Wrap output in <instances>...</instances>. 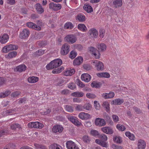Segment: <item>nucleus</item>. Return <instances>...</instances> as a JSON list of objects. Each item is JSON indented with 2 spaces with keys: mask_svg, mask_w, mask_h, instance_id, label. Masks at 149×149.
Segmentation results:
<instances>
[{
  "mask_svg": "<svg viewBox=\"0 0 149 149\" xmlns=\"http://www.w3.org/2000/svg\"><path fill=\"white\" fill-rule=\"evenodd\" d=\"M102 106L105 109V110L107 112H109L110 111V104L108 102H103L102 103Z\"/></svg>",
  "mask_w": 149,
  "mask_h": 149,
  "instance_id": "nucleus-30",
  "label": "nucleus"
},
{
  "mask_svg": "<svg viewBox=\"0 0 149 149\" xmlns=\"http://www.w3.org/2000/svg\"><path fill=\"white\" fill-rule=\"evenodd\" d=\"M66 144L68 149H79L77 145L71 141H68Z\"/></svg>",
  "mask_w": 149,
  "mask_h": 149,
  "instance_id": "nucleus-9",
  "label": "nucleus"
},
{
  "mask_svg": "<svg viewBox=\"0 0 149 149\" xmlns=\"http://www.w3.org/2000/svg\"><path fill=\"white\" fill-rule=\"evenodd\" d=\"M49 8L54 10H58L61 8V5L59 3L56 4L54 3H50L49 5Z\"/></svg>",
  "mask_w": 149,
  "mask_h": 149,
  "instance_id": "nucleus-11",
  "label": "nucleus"
},
{
  "mask_svg": "<svg viewBox=\"0 0 149 149\" xmlns=\"http://www.w3.org/2000/svg\"><path fill=\"white\" fill-rule=\"evenodd\" d=\"M54 68H56L60 66L62 63V61L60 59H56L51 61Z\"/></svg>",
  "mask_w": 149,
  "mask_h": 149,
  "instance_id": "nucleus-12",
  "label": "nucleus"
},
{
  "mask_svg": "<svg viewBox=\"0 0 149 149\" xmlns=\"http://www.w3.org/2000/svg\"><path fill=\"white\" fill-rule=\"evenodd\" d=\"M95 142L103 147L107 148L108 147L107 143L104 141L99 139H96L95 141Z\"/></svg>",
  "mask_w": 149,
  "mask_h": 149,
  "instance_id": "nucleus-24",
  "label": "nucleus"
},
{
  "mask_svg": "<svg viewBox=\"0 0 149 149\" xmlns=\"http://www.w3.org/2000/svg\"><path fill=\"white\" fill-rule=\"evenodd\" d=\"M26 67L25 65L22 64L17 66L16 67V70L19 72L24 71L26 69Z\"/></svg>",
  "mask_w": 149,
  "mask_h": 149,
  "instance_id": "nucleus-34",
  "label": "nucleus"
},
{
  "mask_svg": "<svg viewBox=\"0 0 149 149\" xmlns=\"http://www.w3.org/2000/svg\"><path fill=\"white\" fill-rule=\"evenodd\" d=\"M68 88H69L73 90L76 88V86L75 84L74 83H69L68 85Z\"/></svg>",
  "mask_w": 149,
  "mask_h": 149,
  "instance_id": "nucleus-60",
  "label": "nucleus"
},
{
  "mask_svg": "<svg viewBox=\"0 0 149 149\" xmlns=\"http://www.w3.org/2000/svg\"><path fill=\"white\" fill-rule=\"evenodd\" d=\"M90 134L94 136H96L98 135L99 133L98 131L97 130H92L90 131Z\"/></svg>",
  "mask_w": 149,
  "mask_h": 149,
  "instance_id": "nucleus-52",
  "label": "nucleus"
},
{
  "mask_svg": "<svg viewBox=\"0 0 149 149\" xmlns=\"http://www.w3.org/2000/svg\"><path fill=\"white\" fill-rule=\"evenodd\" d=\"M68 119L70 120L73 124L75 122V120L77 118L76 117H74L73 116H68Z\"/></svg>",
  "mask_w": 149,
  "mask_h": 149,
  "instance_id": "nucleus-55",
  "label": "nucleus"
},
{
  "mask_svg": "<svg viewBox=\"0 0 149 149\" xmlns=\"http://www.w3.org/2000/svg\"><path fill=\"white\" fill-rule=\"evenodd\" d=\"M45 50L42 49H40L34 53V55L36 56H39L44 54Z\"/></svg>",
  "mask_w": 149,
  "mask_h": 149,
  "instance_id": "nucleus-40",
  "label": "nucleus"
},
{
  "mask_svg": "<svg viewBox=\"0 0 149 149\" xmlns=\"http://www.w3.org/2000/svg\"><path fill=\"white\" fill-rule=\"evenodd\" d=\"M75 109L76 110L82 111L84 109L83 106L81 105L76 104V107H75Z\"/></svg>",
  "mask_w": 149,
  "mask_h": 149,
  "instance_id": "nucleus-59",
  "label": "nucleus"
},
{
  "mask_svg": "<svg viewBox=\"0 0 149 149\" xmlns=\"http://www.w3.org/2000/svg\"><path fill=\"white\" fill-rule=\"evenodd\" d=\"M83 8L88 13H91L93 11L92 7L88 4H85L83 7Z\"/></svg>",
  "mask_w": 149,
  "mask_h": 149,
  "instance_id": "nucleus-33",
  "label": "nucleus"
},
{
  "mask_svg": "<svg viewBox=\"0 0 149 149\" xmlns=\"http://www.w3.org/2000/svg\"><path fill=\"white\" fill-rule=\"evenodd\" d=\"M99 138L104 141H107L108 139L107 136L104 134H102L99 135Z\"/></svg>",
  "mask_w": 149,
  "mask_h": 149,
  "instance_id": "nucleus-57",
  "label": "nucleus"
},
{
  "mask_svg": "<svg viewBox=\"0 0 149 149\" xmlns=\"http://www.w3.org/2000/svg\"><path fill=\"white\" fill-rule=\"evenodd\" d=\"M71 95L75 97H82L84 95V93L82 92L77 91L72 93Z\"/></svg>",
  "mask_w": 149,
  "mask_h": 149,
  "instance_id": "nucleus-29",
  "label": "nucleus"
},
{
  "mask_svg": "<svg viewBox=\"0 0 149 149\" xmlns=\"http://www.w3.org/2000/svg\"><path fill=\"white\" fill-rule=\"evenodd\" d=\"M81 79L86 82H88L91 80V76L88 74L84 73L81 76Z\"/></svg>",
  "mask_w": 149,
  "mask_h": 149,
  "instance_id": "nucleus-18",
  "label": "nucleus"
},
{
  "mask_svg": "<svg viewBox=\"0 0 149 149\" xmlns=\"http://www.w3.org/2000/svg\"><path fill=\"white\" fill-rule=\"evenodd\" d=\"M112 2L113 6L115 8H119L122 6V0H112Z\"/></svg>",
  "mask_w": 149,
  "mask_h": 149,
  "instance_id": "nucleus-20",
  "label": "nucleus"
},
{
  "mask_svg": "<svg viewBox=\"0 0 149 149\" xmlns=\"http://www.w3.org/2000/svg\"><path fill=\"white\" fill-rule=\"evenodd\" d=\"M97 48L100 51L103 52L106 50L107 46L105 44L101 43L97 44Z\"/></svg>",
  "mask_w": 149,
  "mask_h": 149,
  "instance_id": "nucleus-25",
  "label": "nucleus"
},
{
  "mask_svg": "<svg viewBox=\"0 0 149 149\" xmlns=\"http://www.w3.org/2000/svg\"><path fill=\"white\" fill-rule=\"evenodd\" d=\"M30 35V32L29 30L25 29L21 31L19 35V38L21 39H25L28 38Z\"/></svg>",
  "mask_w": 149,
  "mask_h": 149,
  "instance_id": "nucleus-7",
  "label": "nucleus"
},
{
  "mask_svg": "<svg viewBox=\"0 0 149 149\" xmlns=\"http://www.w3.org/2000/svg\"><path fill=\"white\" fill-rule=\"evenodd\" d=\"M94 123L95 125L99 127L103 126L106 125V122L104 120L100 118L95 119Z\"/></svg>",
  "mask_w": 149,
  "mask_h": 149,
  "instance_id": "nucleus-8",
  "label": "nucleus"
},
{
  "mask_svg": "<svg viewBox=\"0 0 149 149\" xmlns=\"http://www.w3.org/2000/svg\"><path fill=\"white\" fill-rule=\"evenodd\" d=\"M46 42L45 41H38L37 42L36 44L39 47H41L46 45Z\"/></svg>",
  "mask_w": 149,
  "mask_h": 149,
  "instance_id": "nucleus-51",
  "label": "nucleus"
},
{
  "mask_svg": "<svg viewBox=\"0 0 149 149\" xmlns=\"http://www.w3.org/2000/svg\"><path fill=\"white\" fill-rule=\"evenodd\" d=\"M17 49V46L15 45L10 44L4 47L2 50V51L3 52L6 53L9 51L15 50Z\"/></svg>",
  "mask_w": 149,
  "mask_h": 149,
  "instance_id": "nucleus-4",
  "label": "nucleus"
},
{
  "mask_svg": "<svg viewBox=\"0 0 149 149\" xmlns=\"http://www.w3.org/2000/svg\"><path fill=\"white\" fill-rule=\"evenodd\" d=\"M83 61V59L82 57L78 56L74 60L73 65H80L82 63Z\"/></svg>",
  "mask_w": 149,
  "mask_h": 149,
  "instance_id": "nucleus-23",
  "label": "nucleus"
},
{
  "mask_svg": "<svg viewBox=\"0 0 149 149\" xmlns=\"http://www.w3.org/2000/svg\"><path fill=\"white\" fill-rule=\"evenodd\" d=\"M27 126L30 128L41 129L43 127V124L38 122H31L29 123Z\"/></svg>",
  "mask_w": 149,
  "mask_h": 149,
  "instance_id": "nucleus-2",
  "label": "nucleus"
},
{
  "mask_svg": "<svg viewBox=\"0 0 149 149\" xmlns=\"http://www.w3.org/2000/svg\"><path fill=\"white\" fill-rule=\"evenodd\" d=\"M77 28L79 30L83 32H86L87 30L86 27L84 24H79L77 26Z\"/></svg>",
  "mask_w": 149,
  "mask_h": 149,
  "instance_id": "nucleus-31",
  "label": "nucleus"
},
{
  "mask_svg": "<svg viewBox=\"0 0 149 149\" xmlns=\"http://www.w3.org/2000/svg\"><path fill=\"white\" fill-rule=\"evenodd\" d=\"M84 141L86 142H88L90 141V138L88 136H84L83 138Z\"/></svg>",
  "mask_w": 149,
  "mask_h": 149,
  "instance_id": "nucleus-64",
  "label": "nucleus"
},
{
  "mask_svg": "<svg viewBox=\"0 0 149 149\" xmlns=\"http://www.w3.org/2000/svg\"><path fill=\"white\" fill-rule=\"evenodd\" d=\"M73 47L74 49H77L79 50H81L82 49L83 47L80 45L76 44L73 45Z\"/></svg>",
  "mask_w": 149,
  "mask_h": 149,
  "instance_id": "nucleus-58",
  "label": "nucleus"
},
{
  "mask_svg": "<svg viewBox=\"0 0 149 149\" xmlns=\"http://www.w3.org/2000/svg\"><path fill=\"white\" fill-rule=\"evenodd\" d=\"M10 127L12 130H15L16 128H19V129H21V127L19 124L17 123H14L13 124L11 125Z\"/></svg>",
  "mask_w": 149,
  "mask_h": 149,
  "instance_id": "nucleus-44",
  "label": "nucleus"
},
{
  "mask_svg": "<svg viewBox=\"0 0 149 149\" xmlns=\"http://www.w3.org/2000/svg\"><path fill=\"white\" fill-rule=\"evenodd\" d=\"M70 46L68 44L65 43L62 46L60 50V53L62 55L67 54L70 51Z\"/></svg>",
  "mask_w": 149,
  "mask_h": 149,
  "instance_id": "nucleus-3",
  "label": "nucleus"
},
{
  "mask_svg": "<svg viewBox=\"0 0 149 149\" xmlns=\"http://www.w3.org/2000/svg\"><path fill=\"white\" fill-rule=\"evenodd\" d=\"M39 80L38 77H35L32 76L29 77L27 79V80L29 83H35L37 82Z\"/></svg>",
  "mask_w": 149,
  "mask_h": 149,
  "instance_id": "nucleus-26",
  "label": "nucleus"
},
{
  "mask_svg": "<svg viewBox=\"0 0 149 149\" xmlns=\"http://www.w3.org/2000/svg\"><path fill=\"white\" fill-rule=\"evenodd\" d=\"M76 19L79 22H83L85 20V16L82 14H79L77 15Z\"/></svg>",
  "mask_w": 149,
  "mask_h": 149,
  "instance_id": "nucleus-36",
  "label": "nucleus"
},
{
  "mask_svg": "<svg viewBox=\"0 0 149 149\" xmlns=\"http://www.w3.org/2000/svg\"><path fill=\"white\" fill-rule=\"evenodd\" d=\"M75 72V70L74 69L68 68L64 71L63 74L67 76H71L74 74Z\"/></svg>",
  "mask_w": 149,
  "mask_h": 149,
  "instance_id": "nucleus-19",
  "label": "nucleus"
},
{
  "mask_svg": "<svg viewBox=\"0 0 149 149\" xmlns=\"http://www.w3.org/2000/svg\"><path fill=\"white\" fill-rule=\"evenodd\" d=\"M77 55V52L74 51H72L70 52L69 56L70 58L73 59L76 57Z\"/></svg>",
  "mask_w": 149,
  "mask_h": 149,
  "instance_id": "nucleus-48",
  "label": "nucleus"
},
{
  "mask_svg": "<svg viewBox=\"0 0 149 149\" xmlns=\"http://www.w3.org/2000/svg\"><path fill=\"white\" fill-rule=\"evenodd\" d=\"M112 117L114 122H117L119 121V118L117 116L113 115L112 116Z\"/></svg>",
  "mask_w": 149,
  "mask_h": 149,
  "instance_id": "nucleus-61",
  "label": "nucleus"
},
{
  "mask_svg": "<svg viewBox=\"0 0 149 149\" xmlns=\"http://www.w3.org/2000/svg\"><path fill=\"white\" fill-rule=\"evenodd\" d=\"M77 85L80 88H84L85 86V84L79 79H77L76 81Z\"/></svg>",
  "mask_w": 149,
  "mask_h": 149,
  "instance_id": "nucleus-43",
  "label": "nucleus"
},
{
  "mask_svg": "<svg viewBox=\"0 0 149 149\" xmlns=\"http://www.w3.org/2000/svg\"><path fill=\"white\" fill-rule=\"evenodd\" d=\"M10 93L11 92L9 91H6L4 93H0V98H4L9 95Z\"/></svg>",
  "mask_w": 149,
  "mask_h": 149,
  "instance_id": "nucleus-41",
  "label": "nucleus"
},
{
  "mask_svg": "<svg viewBox=\"0 0 149 149\" xmlns=\"http://www.w3.org/2000/svg\"><path fill=\"white\" fill-rule=\"evenodd\" d=\"M113 141L118 143H120L122 142V138L120 136H116L113 137Z\"/></svg>",
  "mask_w": 149,
  "mask_h": 149,
  "instance_id": "nucleus-38",
  "label": "nucleus"
},
{
  "mask_svg": "<svg viewBox=\"0 0 149 149\" xmlns=\"http://www.w3.org/2000/svg\"><path fill=\"white\" fill-rule=\"evenodd\" d=\"M117 129L119 131H123L126 129L125 127L123 125L118 124L116 125Z\"/></svg>",
  "mask_w": 149,
  "mask_h": 149,
  "instance_id": "nucleus-37",
  "label": "nucleus"
},
{
  "mask_svg": "<svg viewBox=\"0 0 149 149\" xmlns=\"http://www.w3.org/2000/svg\"><path fill=\"white\" fill-rule=\"evenodd\" d=\"M34 146L36 149H46L45 146L38 144H35Z\"/></svg>",
  "mask_w": 149,
  "mask_h": 149,
  "instance_id": "nucleus-50",
  "label": "nucleus"
},
{
  "mask_svg": "<svg viewBox=\"0 0 149 149\" xmlns=\"http://www.w3.org/2000/svg\"><path fill=\"white\" fill-rule=\"evenodd\" d=\"M92 64L98 71H102L105 69L103 63L101 61L95 60L92 61Z\"/></svg>",
  "mask_w": 149,
  "mask_h": 149,
  "instance_id": "nucleus-1",
  "label": "nucleus"
},
{
  "mask_svg": "<svg viewBox=\"0 0 149 149\" xmlns=\"http://www.w3.org/2000/svg\"><path fill=\"white\" fill-rule=\"evenodd\" d=\"M124 102L123 99H120L118 98L113 100L111 102V104L114 105H120L123 103Z\"/></svg>",
  "mask_w": 149,
  "mask_h": 149,
  "instance_id": "nucleus-22",
  "label": "nucleus"
},
{
  "mask_svg": "<svg viewBox=\"0 0 149 149\" xmlns=\"http://www.w3.org/2000/svg\"><path fill=\"white\" fill-rule=\"evenodd\" d=\"M9 37L7 34L1 35L0 36V42L2 44H5L8 40Z\"/></svg>",
  "mask_w": 149,
  "mask_h": 149,
  "instance_id": "nucleus-16",
  "label": "nucleus"
},
{
  "mask_svg": "<svg viewBox=\"0 0 149 149\" xmlns=\"http://www.w3.org/2000/svg\"><path fill=\"white\" fill-rule=\"evenodd\" d=\"M26 26L29 28L36 30L40 31L41 30V27L40 26L37 25L35 24L32 22H28L26 23Z\"/></svg>",
  "mask_w": 149,
  "mask_h": 149,
  "instance_id": "nucleus-13",
  "label": "nucleus"
},
{
  "mask_svg": "<svg viewBox=\"0 0 149 149\" xmlns=\"http://www.w3.org/2000/svg\"><path fill=\"white\" fill-rule=\"evenodd\" d=\"M86 96L89 99H94L96 97L95 94L92 93H87Z\"/></svg>",
  "mask_w": 149,
  "mask_h": 149,
  "instance_id": "nucleus-49",
  "label": "nucleus"
},
{
  "mask_svg": "<svg viewBox=\"0 0 149 149\" xmlns=\"http://www.w3.org/2000/svg\"><path fill=\"white\" fill-rule=\"evenodd\" d=\"M59 147L60 148V146L56 143H54L50 146V148L51 149H58Z\"/></svg>",
  "mask_w": 149,
  "mask_h": 149,
  "instance_id": "nucleus-56",
  "label": "nucleus"
},
{
  "mask_svg": "<svg viewBox=\"0 0 149 149\" xmlns=\"http://www.w3.org/2000/svg\"><path fill=\"white\" fill-rule=\"evenodd\" d=\"M74 27L72 23L70 22H66L64 25V28L65 29H71Z\"/></svg>",
  "mask_w": 149,
  "mask_h": 149,
  "instance_id": "nucleus-35",
  "label": "nucleus"
},
{
  "mask_svg": "<svg viewBox=\"0 0 149 149\" xmlns=\"http://www.w3.org/2000/svg\"><path fill=\"white\" fill-rule=\"evenodd\" d=\"M97 76L100 78H109L110 77V74L108 72H102L96 74Z\"/></svg>",
  "mask_w": 149,
  "mask_h": 149,
  "instance_id": "nucleus-21",
  "label": "nucleus"
},
{
  "mask_svg": "<svg viewBox=\"0 0 149 149\" xmlns=\"http://www.w3.org/2000/svg\"><path fill=\"white\" fill-rule=\"evenodd\" d=\"M75 125L79 127L81 125H82V124L81 122L79 121L77 118L75 120V122L73 123Z\"/></svg>",
  "mask_w": 149,
  "mask_h": 149,
  "instance_id": "nucleus-63",
  "label": "nucleus"
},
{
  "mask_svg": "<svg viewBox=\"0 0 149 149\" xmlns=\"http://www.w3.org/2000/svg\"><path fill=\"white\" fill-rule=\"evenodd\" d=\"M101 130L104 133L107 134H111L113 132L112 128L109 127H102Z\"/></svg>",
  "mask_w": 149,
  "mask_h": 149,
  "instance_id": "nucleus-17",
  "label": "nucleus"
},
{
  "mask_svg": "<svg viewBox=\"0 0 149 149\" xmlns=\"http://www.w3.org/2000/svg\"><path fill=\"white\" fill-rule=\"evenodd\" d=\"M64 70V68L61 67L57 69H55L52 71V73L53 74H58L60 73L62 71Z\"/></svg>",
  "mask_w": 149,
  "mask_h": 149,
  "instance_id": "nucleus-42",
  "label": "nucleus"
},
{
  "mask_svg": "<svg viewBox=\"0 0 149 149\" xmlns=\"http://www.w3.org/2000/svg\"><path fill=\"white\" fill-rule=\"evenodd\" d=\"M125 134L127 137H128L129 139L132 141L135 140V136L134 135L131 133L129 132H125Z\"/></svg>",
  "mask_w": 149,
  "mask_h": 149,
  "instance_id": "nucleus-32",
  "label": "nucleus"
},
{
  "mask_svg": "<svg viewBox=\"0 0 149 149\" xmlns=\"http://www.w3.org/2000/svg\"><path fill=\"white\" fill-rule=\"evenodd\" d=\"M63 127L61 125H57L54 126L52 129V132L55 133H61L63 131Z\"/></svg>",
  "mask_w": 149,
  "mask_h": 149,
  "instance_id": "nucleus-14",
  "label": "nucleus"
},
{
  "mask_svg": "<svg viewBox=\"0 0 149 149\" xmlns=\"http://www.w3.org/2000/svg\"><path fill=\"white\" fill-rule=\"evenodd\" d=\"M88 50L92 54L97 51L96 49L93 47H90L88 48Z\"/></svg>",
  "mask_w": 149,
  "mask_h": 149,
  "instance_id": "nucleus-54",
  "label": "nucleus"
},
{
  "mask_svg": "<svg viewBox=\"0 0 149 149\" xmlns=\"http://www.w3.org/2000/svg\"><path fill=\"white\" fill-rule=\"evenodd\" d=\"M65 41L71 44H73L76 42L77 40L76 37L72 34L67 35L64 38Z\"/></svg>",
  "mask_w": 149,
  "mask_h": 149,
  "instance_id": "nucleus-5",
  "label": "nucleus"
},
{
  "mask_svg": "<svg viewBox=\"0 0 149 149\" xmlns=\"http://www.w3.org/2000/svg\"><path fill=\"white\" fill-rule=\"evenodd\" d=\"M88 33L89 36L92 37L97 38L98 35V31L94 28L90 29Z\"/></svg>",
  "mask_w": 149,
  "mask_h": 149,
  "instance_id": "nucleus-15",
  "label": "nucleus"
},
{
  "mask_svg": "<svg viewBox=\"0 0 149 149\" xmlns=\"http://www.w3.org/2000/svg\"><path fill=\"white\" fill-rule=\"evenodd\" d=\"M137 147L136 149H145L146 146V143L143 140L139 139L137 141Z\"/></svg>",
  "mask_w": 149,
  "mask_h": 149,
  "instance_id": "nucleus-6",
  "label": "nucleus"
},
{
  "mask_svg": "<svg viewBox=\"0 0 149 149\" xmlns=\"http://www.w3.org/2000/svg\"><path fill=\"white\" fill-rule=\"evenodd\" d=\"M35 7L38 13L42 14L44 12V9L42 7L40 3H38L36 4L35 6Z\"/></svg>",
  "mask_w": 149,
  "mask_h": 149,
  "instance_id": "nucleus-27",
  "label": "nucleus"
},
{
  "mask_svg": "<svg viewBox=\"0 0 149 149\" xmlns=\"http://www.w3.org/2000/svg\"><path fill=\"white\" fill-rule=\"evenodd\" d=\"M20 93L19 91H16L12 93L11 94V96L14 97H15L19 95Z\"/></svg>",
  "mask_w": 149,
  "mask_h": 149,
  "instance_id": "nucleus-62",
  "label": "nucleus"
},
{
  "mask_svg": "<svg viewBox=\"0 0 149 149\" xmlns=\"http://www.w3.org/2000/svg\"><path fill=\"white\" fill-rule=\"evenodd\" d=\"M91 86L93 88H99L100 87L101 84L99 82L93 81L91 83Z\"/></svg>",
  "mask_w": 149,
  "mask_h": 149,
  "instance_id": "nucleus-39",
  "label": "nucleus"
},
{
  "mask_svg": "<svg viewBox=\"0 0 149 149\" xmlns=\"http://www.w3.org/2000/svg\"><path fill=\"white\" fill-rule=\"evenodd\" d=\"M92 56L95 59H98L100 58V54L98 50L92 54Z\"/></svg>",
  "mask_w": 149,
  "mask_h": 149,
  "instance_id": "nucleus-45",
  "label": "nucleus"
},
{
  "mask_svg": "<svg viewBox=\"0 0 149 149\" xmlns=\"http://www.w3.org/2000/svg\"><path fill=\"white\" fill-rule=\"evenodd\" d=\"M65 108L66 110L68 112L72 113L73 111V109L71 106L66 105Z\"/></svg>",
  "mask_w": 149,
  "mask_h": 149,
  "instance_id": "nucleus-47",
  "label": "nucleus"
},
{
  "mask_svg": "<svg viewBox=\"0 0 149 149\" xmlns=\"http://www.w3.org/2000/svg\"><path fill=\"white\" fill-rule=\"evenodd\" d=\"M92 107L89 103H86L83 106V109L87 110H90L91 108Z\"/></svg>",
  "mask_w": 149,
  "mask_h": 149,
  "instance_id": "nucleus-46",
  "label": "nucleus"
},
{
  "mask_svg": "<svg viewBox=\"0 0 149 149\" xmlns=\"http://www.w3.org/2000/svg\"><path fill=\"white\" fill-rule=\"evenodd\" d=\"M79 118L82 120H87L91 118L90 115L84 112L80 113L78 115Z\"/></svg>",
  "mask_w": 149,
  "mask_h": 149,
  "instance_id": "nucleus-10",
  "label": "nucleus"
},
{
  "mask_svg": "<svg viewBox=\"0 0 149 149\" xmlns=\"http://www.w3.org/2000/svg\"><path fill=\"white\" fill-rule=\"evenodd\" d=\"M17 52L16 51H13L9 53L7 55L5 56L7 58H12L15 57L17 55Z\"/></svg>",
  "mask_w": 149,
  "mask_h": 149,
  "instance_id": "nucleus-28",
  "label": "nucleus"
},
{
  "mask_svg": "<svg viewBox=\"0 0 149 149\" xmlns=\"http://www.w3.org/2000/svg\"><path fill=\"white\" fill-rule=\"evenodd\" d=\"M94 103V107L96 109L99 110L100 109V105L97 101H95Z\"/></svg>",
  "mask_w": 149,
  "mask_h": 149,
  "instance_id": "nucleus-53",
  "label": "nucleus"
}]
</instances>
